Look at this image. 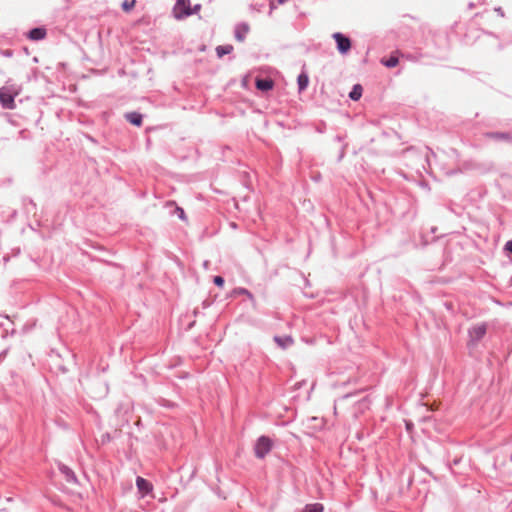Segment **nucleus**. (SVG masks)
Wrapping results in <instances>:
<instances>
[{
	"mask_svg": "<svg viewBox=\"0 0 512 512\" xmlns=\"http://www.w3.org/2000/svg\"><path fill=\"white\" fill-rule=\"evenodd\" d=\"M19 95V89L15 85H5L0 88V104L4 109L15 108V97Z\"/></svg>",
	"mask_w": 512,
	"mask_h": 512,
	"instance_id": "f257e3e1",
	"label": "nucleus"
},
{
	"mask_svg": "<svg viewBox=\"0 0 512 512\" xmlns=\"http://www.w3.org/2000/svg\"><path fill=\"white\" fill-rule=\"evenodd\" d=\"M272 445V440L269 437H259L254 447L255 456L263 459L271 451Z\"/></svg>",
	"mask_w": 512,
	"mask_h": 512,
	"instance_id": "f03ea898",
	"label": "nucleus"
},
{
	"mask_svg": "<svg viewBox=\"0 0 512 512\" xmlns=\"http://www.w3.org/2000/svg\"><path fill=\"white\" fill-rule=\"evenodd\" d=\"M487 324H476L468 330L469 345H476L486 334Z\"/></svg>",
	"mask_w": 512,
	"mask_h": 512,
	"instance_id": "7ed1b4c3",
	"label": "nucleus"
},
{
	"mask_svg": "<svg viewBox=\"0 0 512 512\" xmlns=\"http://www.w3.org/2000/svg\"><path fill=\"white\" fill-rule=\"evenodd\" d=\"M173 13L176 19H183L192 15L190 0H177Z\"/></svg>",
	"mask_w": 512,
	"mask_h": 512,
	"instance_id": "20e7f679",
	"label": "nucleus"
},
{
	"mask_svg": "<svg viewBox=\"0 0 512 512\" xmlns=\"http://www.w3.org/2000/svg\"><path fill=\"white\" fill-rule=\"evenodd\" d=\"M337 43V49L341 54H346L351 48V41L342 33L336 32L332 36Z\"/></svg>",
	"mask_w": 512,
	"mask_h": 512,
	"instance_id": "39448f33",
	"label": "nucleus"
},
{
	"mask_svg": "<svg viewBox=\"0 0 512 512\" xmlns=\"http://www.w3.org/2000/svg\"><path fill=\"white\" fill-rule=\"evenodd\" d=\"M136 485H137L138 491L140 492V494L142 496L147 495L149 492L152 491V488H153L152 484L148 480H146L140 476L137 477V479H136Z\"/></svg>",
	"mask_w": 512,
	"mask_h": 512,
	"instance_id": "423d86ee",
	"label": "nucleus"
},
{
	"mask_svg": "<svg viewBox=\"0 0 512 512\" xmlns=\"http://www.w3.org/2000/svg\"><path fill=\"white\" fill-rule=\"evenodd\" d=\"M249 32V25L247 23H239L235 27V38L242 42L244 41L247 33Z\"/></svg>",
	"mask_w": 512,
	"mask_h": 512,
	"instance_id": "0eeeda50",
	"label": "nucleus"
},
{
	"mask_svg": "<svg viewBox=\"0 0 512 512\" xmlns=\"http://www.w3.org/2000/svg\"><path fill=\"white\" fill-rule=\"evenodd\" d=\"M46 34L47 32L45 28L37 27L29 31L28 37L33 41H39L44 39L46 37Z\"/></svg>",
	"mask_w": 512,
	"mask_h": 512,
	"instance_id": "6e6552de",
	"label": "nucleus"
},
{
	"mask_svg": "<svg viewBox=\"0 0 512 512\" xmlns=\"http://www.w3.org/2000/svg\"><path fill=\"white\" fill-rule=\"evenodd\" d=\"M274 341L277 343L279 347L282 349H286L287 347L291 346L293 344V339L290 336H275Z\"/></svg>",
	"mask_w": 512,
	"mask_h": 512,
	"instance_id": "1a4fd4ad",
	"label": "nucleus"
},
{
	"mask_svg": "<svg viewBox=\"0 0 512 512\" xmlns=\"http://www.w3.org/2000/svg\"><path fill=\"white\" fill-rule=\"evenodd\" d=\"M125 118L135 126H140L142 124V115L140 113L130 112L125 115Z\"/></svg>",
	"mask_w": 512,
	"mask_h": 512,
	"instance_id": "9d476101",
	"label": "nucleus"
},
{
	"mask_svg": "<svg viewBox=\"0 0 512 512\" xmlns=\"http://www.w3.org/2000/svg\"><path fill=\"white\" fill-rule=\"evenodd\" d=\"M256 87L261 91H269L273 88V81L270 79H257Z\"/></svg>",
	"mask_w": 512,
	"mask_h": 512,
	"instance_id": "9b49d317",
	"label": "nucleus"
},
{
	"mask_svg": "<svg viewBox=\"0 0 512 512\" xmlns=\"http://www.w3.org/2000/svg\"><path fill=\"white\" fill-rule=\"evenodd\" d=\"M59 469L68 482H76V475L68 466L61 465Z\"/></svg>",
	"mask_w": 512,
	"mask_h": 512,
	"instance_id": "f8f14e48",
	"label": "nucleus"
},
{
	"mask_svg": "<svg viewBox=\"0 0 512 512\" xmlns=\"http://www.w3.org/2000/svg\"><path fill=\"white\" fill-rule=\"evenodd\" d=\"M297 83H298V88H299V91L302 92L304 91L308 84H309V78H308V75L306 73H301L299 74L298 78H297Z\"/></svg>",
	"mask_w": 512,
	"mask_h": 512,
	"instance_id": "ddd939ff",
	"label": "nucleus"
},
{
	"mask_svg": "<svg viewBox=\"0 0 512 512\" xmlns=\"http://www.w3.org/2000/svg\"><path fill=\"white\" fill-rule=\"evenodd\" d=\"M362 92H363L362 86L360 84H356L353 86L352 91L349 93V97L352 100L357 101L361 98Z\"/></svg>",
	"mask_w": 512,
	"mask_h": 512,
	"instance_id": "4468645a",
	"label": "nucleus"
},
{
	"mask_svg": "<svg viewBox=\"0 0 512 512\" xmlns=\"http://www.w3.org/2000/svg\"><path fill=\"white\" fill-rule=\"evenodd\" d=\"M324 506L321 503L307 504L303 512H323Z\"/></svg>",
	"mask_w": 512,
	"mask_h": 512,
	"instance_id": "2eb2a0df",
	"label": "nucleus"
},
{
	"mask_svg": "<svg viewBox=\"0 0 512 512\" xmlns=\"http://www.w3.org/2000/svg\"><path fill=\"white\" fill-rule=\"evenodd\" d=\"M234 295H245L247 296L251 301L255 302L254 296L252 293L247 290L246 288L238 287L233 290Z\"/></svg>",
	"mask_w": 512,
	"mask_h": 512,
	"instance_id": "dca6fc26",
	"label": "nucleus"
},
{
	"mask_svg": "<svg viewBox=\"0 0 512 512\" xmlns=\"http://www.w3.org/2000/svg\"><path fill=\"white\" fill-rule=\"evenodd\" d=\"M232 50H233V47L231 45H223V46H218L216 48V53L219 57H222L226 54L231 53Z\"/></svg>",
	"mask_w": 512,
	"mask_h": 512,
	"instance_id": "f3484780",
	"label": "nucleus"
},
{
	"mask_svg": "<svg viewBox=\"0 0 512 512\" xmlns=\"http://www.w3.org/2000/svg\"><path fill=\"white\" fill-rule=\"evenodd\" d=\"M382 63H383L386 67H388V68H393V67H395V66H397V65H398L399 60H398V58H397V57H395V56H391V57H390L389 59H387V60H382Z\"/></svg>",
	"mask_w": 512,
	"mask_h": 512,
	"instance_id": "a211bd4d",
	"label": "nucleus"
},
{
	"mask_svg": "<svg viewBox=\"0 0 512 512\" xmlns=\"http://www.w3.org/2000/svg\"><path fill=\"white\" fill-rule=\"evenodd\" d=\"M136 4V0H124L122 3V9L126 12L131 11Z\"/></svg>",
	"mask_w": 512,
	"mask_h": 512,
	"instance_id": "6ab92c4d",
	"label": "nucleus"
},
{
	"mask_svg": "<svg viewBox=\"0 0 512 512\" xmlns=\"http://www.w3.org/2000/svg\"><path fill=\"white\" fill-rule=\"evenodd\" d=\"M213 282L215 283V285L219 287H222L224 285V279L221 276H215Z\"/></svg>",
	"mask_w": 512,
	"mask_h": 512,
	"instance_id": "aec40b11",
	"label": "nucleus"
},
{
	"mask_svg": "<svg viewBox=\"0 0 512 512\" xmlns=\"http://www.w3.org/2000/svg\"><path fill=\"white\" fill-rule=\"evenodd\" d=\"M200 9H201L200 4H196L193 8L191 7L192 14L198 13L200 11Z\"/></svg>",
	"mask_w": 512,
	"mask_h": 512,
	"instance_id": "412c9836",
	"label": "nucleus"
},
{
	"mask_svg": "<svg viewBox=\"0 0 512 512\" xmlns=\"http://www.w3.org/2000/svg\"><path fill=\"white\" fill-rule=\"evenodd\" d=\"M505 250H507L508 252L512 253V240L506 242Z\"/></svg>",
	"mask_w": 512,
	"mask_h": 512,
	"instance_id": "4be33fe9",
	"label": "nucleus"
},
{
	"mask_svg": "<svg viewBox=\"0 0 512 512\" xmlns=\"http://www.w3.org/2000/svg\"><path fill=\"white\" fill-rule=\"evenodd\" d=\"M177 211H178V215L181 219H185V213H184V210L182 208H177Z\"/></svg>",
	"mask_w": 512,
	"mask_h": 512,
	"instance_id": "5701e85b",
	"label": "nucleus"
}]
</instances>
